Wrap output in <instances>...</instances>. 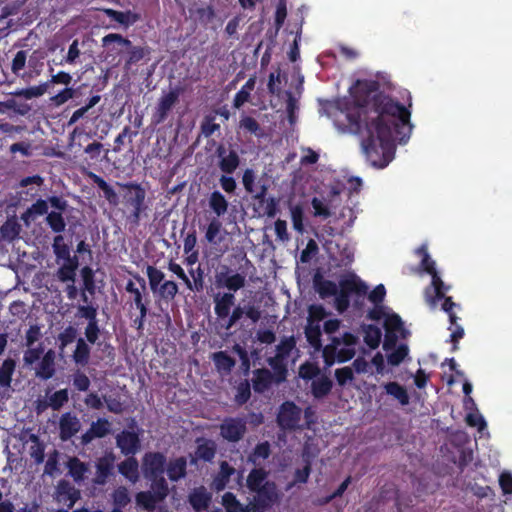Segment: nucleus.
<instances>
[{
    "label": "nucleus",
    "mask_w": 512,
    "mask_h": 512,
    "mask_svg": "<svg viewBox=\"0 0 512 512\" xmlns=\"http://www.w3.org/2000/svg\"><path fill=\"white\" fill-rule=\"evenodd\" d=\"M211 494L207 491V489L204 486H200L197 488H194L189 496L188 501L192 508L196 512H200L202 510H205L208 508L210 502H211Z\"/></svg>",
    "instance_id": "22"
},
{
    "label": "nucleus",
    "mask_w": 512,
    "mask_h": 512,
    "mask_svg": "<svg viewBox=\"0 0 512 512\" xmlns=\"http://www.w3.org/2000/svg\"><path fill=\"white\" fill-rule=\"evenodd\" d=\"M293 229L300 234L304 232V209L301 204L290 205Z\"/></svg>",
    "instance_id": "42"
},
{
    "label": "nucleus",
    "mask_w": 512,
    "mask_h": 512,
    "mask_svg": "<svg viewBox=\"0 0 512 512\" xmlns=\"http://www.w3.org/2000/svg\"><path fill=\"white\" fill-rule=\"evenodd\" d=\"M166 467V456L159 451L146 452L142 457V473L151 483L166 480L163 476Z\"/></svg>",
    "instance_id": "4"
},
{
    "label": "nucleus",
    "mask_w": 512,
    "mask_h": 512,
    "mask_svg": "<svg viewBox=\"0 0 512 512\" xmlns=\"http://www.w3.org/2000/svg\"><path fill=\"white\" fill-rule=\"evenodd\" d=\"M111 423L106 418H99L92 422L90 428L81 436V443L88 445L95 438H104L110 433Z\"/></svg>",
    "instance_id": "18"
},
{
    "label": "nucleus",
    "mask_w": 512,
    "mask_h": 512,
    "mask_svg": "<svg viewBox=\"0 0 512 512\" xmlns=\"http://www.w3.org/2000/svg\"><path fill=\"white\" fill-rule=\"evenodd\" d=\"M295 347L296 340L294 336L285 337L276 346V355L287 359Z\"/></svg>",
    "instance_id": "53"
},
{
    "label": "nucleus",
    "mask_w": 512,
    "mask_h": 512,
    "mask_svg": "<svg viewBox=\"0 0 512 512\" xmlns=\"http://www.w3.org/2000/svg\"><path fill=\"white\" fill-rule=\"evenodd\" d=\"M215 153L218 158V168L222 173L232 175L240 166L239 153L232 145L226 147L223 144H219Z\"/></svg>",
    "instance_id": "8"
},
{
    "label": "nucleus",
    "mask_w": 512,
    "mask_h": 512,
    "mask_svg": "<svg viewBox=\"0 0 512 512\" xmlns=\"http://www.w3.org/2000/svg\"><path fill=\"white\" fill-rule=\"evenodd\" d=\"M305 337L308 341V343L315 349L320 350L322 348V342H321V328L318 323H308V325L305 327Z\"/></svg>",
    "instance_id": "40"
},
{
    "label": "nucleus",
    "mask_w": 512,
    "mask_h": 512,
    "mask_svg": "<svg viewBox=\"0 0 512 512\" xmlns=\"http://www.w3.org/2000/svg\"><path fill=\"white\" fill-rule=\"evenodd\" d=\"M179 96L180 89L178 88L172 89L168 93L161 96L157 104L156 110L152 116V121L154 124H161L167 119L170 111L178 102Z\"/></svg>",
    "instance_id": "12"
},
{
    "label": "nucleus",
    "mask_w": 512,
    "mask_h": 512,
    "mask_svg": "<svg viewBox=\"0 0 512 512\" xmlns=\"http://www.w3.org/2000/svg\"><path fill=\"white\" fill-rule=\"evenodd\" d=\"M215 114H206L201 122V133L206 137H211L215 132L220 130V125L215 122Z\"/></svg>",
    "instance_id": "50"
},
{
    "label": "nucleus",
    "mask_w": 512,
    "mask_h": 512,
    "mask_svg": "<svg viewBox=\"0 0 512 512\" xmlns=\"http://www.w3.org/2000/svg\"><path fill=\"white\" fill-rule=\"evenodd\" d=\"M21 231L20 224L15 219H8L0 228L2 237L6 240H15Z\"/></svg>",
    "instance_id": "43"
},
{
    "label": "nucleus",
    "mask_w": 512,
    "mask_h": 512,
    "mask_svg": "<svg viewBox=\"0 0 512 512\" xmlns=\"http://www.w3.org/2000/svg\"><path fill=\"white\" fill-rule=\"evenodd\" d=\"M136 280L141 285V290L137 288L132 280H128L125 286L126 292L130 293L132 295V304L135 305V307H140V305L144 304L145 302L149 301L146 297V282L144 278L140 276L135 277Z\"/></svg>",
    "instance_id": "25"
},
{
    "label": "nucleus",
    "mask_w": 512,
    "mask_h": 512,
    "mask_svg": "<svg viewBox=\"0 0 512 512\" xmlns=\"http://www.w3.org/2000/svg\"><path fill=\"white\" fill-rule=\"evenodd\" d=\"M165 472L170 481L178 482L187 475V459L184 456H180L171 459L169 462L166 461Z\"/></svg>",
    "instance_id": "20"
},
{
    "label": "nucleus",
    "mask_w": 512,
    "mask_h": 512,
    "mask_svg": "<svg viewBox=\"0 0 512 512\" xmlns=\"http://www.w3.org/2000/svg\"><path fill=\"white\" fill-rule=\"evenodd\" d=\"M117 185L122 189H127L124 195V204L126 207L132 209H147L145 203L146 190L141 184L136 182L119 183Z\"/></svg>",
    "instance_id": "10"
},
{
    "label": "nucleus",
    "mask_w": 512,
    "mask_h": 512,
    "mask_svg": "<svg viewBox=\"0 0 512 512\" xmlns=\"http://www.w3.org/2000/svg\"><path fill=\"white\" fill-rule=\"evenodd\" d=\"M91 348L88 342L80 337L76 340V348L73 351L72 359L78 366L85 367L90 360Z\"/></svg>",
    "instance_id": "28"
},
{
    "label": "nucleus",
    "mask_w": 512,
    "mask_h": 512,
    "mask_svg": "<svg viewBox=\"0 0 512 512\" xmlns=\"http://www.w3.org/2000/svg\"><path fill=\"white\" fill-rule=\"evenodd\" d=\"M52 249L58 260H64L70 255V248L64 242V237L60 234L54 237Z\"/></svg>",
    "instance_id": "52"
},
{
    "label": "nucleus",
    "mask_w": 512,
    "mask_h": 512,
    "mask_svg": "<svg viewBox=\"0 0 512 512\" xmlns=\"http://www.w3.org/2000/svg\"><path fill=\"white\" fill-rule=\"evenodd\" d=\"M103 400L106 403V407L109 412L121 414L124 411V404L121 401L120 396L104 395Z\"/></svg>",
    "instance_id": "63"
},
{
    "label": "nucleus",
    "mask_w": 512,
    "mask_h": 512,
    "mask_svg": "<svg viewBox=\"0 0 512 512\" xmlns=\"http://www.w3.org/2000/svg\"><path fill=\"white\" fill-rule=\"evenodd\" d=\"M59 452L54 449L48 456V459L45 463L44 474L53 476L56 472L59 471Z\"/></svg>",
    "instance_id": "64"
},
{
    "label": "nucleus",
    "mask_w": 512,
    "mask_h": 512,
    "mask_svg": "<svg viewBox=\"0 0 512 512\" xmlns=\"http://www.w3.org/2000/svg\"><path fill=\"white\" fill-rule=\"evenodd\" d=\"M15 368L16 362L14 359L7 358L3 361L0 367V387H10Z\"/></svg>",
    "instance_id": "39"
},
{
    "label": "nucleus",
    "mask_w": 512,
    "mask_h": 512,
    "mask_svg": "<svg viewBox=\"0 0 512 512\" xmlns=\"http://www.w3.org/2000/svg\"><path fill=\"white\" fill-rule=\"evenodd\" d=\"M159 295L166 301H171L175 298L178 293V286L174 281H164L158 289Z\"/></svg>",
    "instance_id": "57"
},
{
    "label": "nucleus",
    "mask_w": 512,
    "mask_h": 512,
    "mask_svg": "<svg viewBox=\"0 0 512 512\" xmlns=\"http://www.w3.org/2000/svg\"><path fill=\"white\" fill-rule=\"evenodd\" d=\"M285 358L280 357L275 354L273 357H269L267 359L268 365L272 368L273 372L272 374L276 378V384H280L287 379L288 375V368Z\"/></svg>",
    "instance_id": "30"
},
{
    "label": "nucleus",
    "mask_w": 512,
    "mask_h": 512,
    "mask_svg": "<svg viewBox=\"0 0 512 512\" xmlns=\"http://www.w3.org/2000/svg\"><path fill=\"white\" fill-rule=\"evenodd\" d=\"M91 385V381L89 377L82 371L77 370L73 374V387L81 392H86L89 390Z\"/></svg>",
    "instance_id": "62"
},
{
    "label": "nucleus",
    "mask_w": 512,
    "mask_h": 512,
    "mask_svg": "<svg viewBox=\"0 0 512 512\" xmlns=\"http://www.w3.org/2000/svg\"><path fill=\"white\" fill-rule=\"evenodd\" d=\"M269 472L264 467H254L246 478V487L253 494L252 500L246 504L245 512H265L279 500L276 483L268 479Z\"/></svg>",
    "instance_id": "2"
},
{
    "label": "nucleus",
    "mask_w": 512,
    "mask_h": 512,
    "mask_svg": "<svg viewBox=\"0 0 512 512\" xmlns=\"http://www.w3.org/2000/svg\"><path fill=\"white\" fill-rule=\"evenodd\" d=\"M44 214H48V202L38 199L21 215V219L28 224L30 221L35 220L37 216Z\"/></svg>",
    "instance_id": "36"
},
{
    "label": "nucleus",
    "mask_w": 512,
    "mask_h": 512,
    "mask_svg": "<svg viewBox=\"0 0 512 512\" xmlns=\"http://www.w3.org/2000/svg\"><path fill=\"white\" fill-rule=\"evenodd\" d=\"M443 300L441 304V309L448 315L450 324H455L458 321V316L456 315L454 309H461L460 304L455 303L450 296H445L442 298Z\"/></svg>",
    "instance_id": "54"
},
{
    "label": "nucleus",
    "mask_w": 512,
    "mask_h": 512,
    "mask_svg": "<svg viewBox=\"0 0 512 512\" xmlns=\"http://www.w3.org/2000/svg\"><path fill=\"white\" fill-rule=\"evenodd\" d=\"M68 400V390L60 389L49 396L47 405L50 406L53 410H59L68 402Z\"/></svg>",
    "instance_id": "51"
},
{
    "label": "nucleus",
    "mask_w": 512,
    "mask_h": 512,
    "mask_svg": "<svg viewBox=\"0 0 512 512\" xmlns=\"http://www.w3.org/2000/svg\"><path fill=\"white\" fill-rule=\"evenodd\" d=\"M57 494L60 501H69L71 507L79 498V491L76 490L68 481L60 480L57 485Z\"/></svg>",
    "instance_id": "32"
},
{
    "label": "nucleus",
    "mask_w": 512,
    "mask_h": 512,
    "mask_svg": "<svg viewBox=\"0 0 512 512\" xmlns=\"http://www.w3.org/2000/svg\"><path fill=\"white\" fill-rule=\"evenodd\" d=\"M245 283V276L240 273H235L230 275V277L226 279L224 283V288H226L230 292H237L238 290L245 286Z\"/></svg>",
    "instance_id": "60"
},
{
    "label": "nucleus",
    "mask_w": 512,
    "mask_h": 512,
    "mask_svg": "<svg viewBox=\"0 0 512 512\" xmlns=\"http://www.w3.org/2000/svg\"><path fill=\"white\" fill-rule=\"evenodd\" d=\"M214 312L219 321H226L230 315L231 308L235 304V296L231 292L217 293L213 297Z\"/></svg>",
    "instance_id": "17"
},
{
    "label": "nucleus",
    "mask_w": 512,
    "mask_h": 512,
    "mask_svg": "<svg viewBox=\"0 0 512 512\" xmlns=\"http://www.w3.org/2000/svg\"><path fill=\"white\" fill-rule=\"evenodd\" d=\"M77 310L78 315L88 321L84 331L85 340L90 344H95L101 333L97 319L98 307L90 303V305H80Z\"/></svg>",
    "instance_id": "7"
},
{
    "label": "nucleus",
    "mask_w": 512,
    "mask_h": 512,
    "mask_svg": "<svg viewBox=\"0 0 512 512\" xmlns=\"http://www.w3.org/2000/svg\"><path fill=\"white\" fill-rule=\"evenodd\" d=\"M379 89L376 80H356L349 88L355 106L344 116L346 129L360 138L366 161L382 169L394 158L395 141L406 143L413 125L411 111Z\"/></svg>",
    "instance_id": "1"
},
{
    "label": "nucleus",
    "mask_w": 512,
    "mask_h": 512,
    "mask_svg": "<svg viewBox=\"0 0 512 512\" xmlns=\"http://www.w3.org/2000/svg\"><path fill=\"white\" fill-rule=\"evenodd\" d=\"M222 505L226 512H245L246 505L240 503L232 492H226L222 496Z\"/></svg>",
    "instance_id": "46"
},
{
    "label": "nucleus",
    "mask_w": 512,
    "mask_h": 512,
    "mask_svg": "<svg viewBox=\"0 0 512 512\" xmlns=\"http://www.w3.org/2000/svg\"><path fill=\"white\" fill-rule=\"evenodd\" d=\"M113 42H116L119 45L124 46L126 48H130L128 58L125 63L126 68H130L132 65L138 63L145 56V51L142 47L132 46V42L129 39L124 38L120 34L110 33L104 36L102 39L103 46H108Z\"/></svg>",
    "instance_id": "9"
},
{
    "label": "nucleus",
    "mask_w": 512,
    "mask_h": 512,
    "mask_svg": "<svg viewBox=\"0 0 512 512\" xmlns=\"http://www.w3.org/2000/svg\"><path fill=\"white\" fill-rule=\"evenodd\" d=\"M81 428V423L76 415L70 412L62 414L59 421V436L62 441H68L76 435Z\"/></svg>",
    "instance_id": "16"
},
{
    "label": "nucleus",
    "mask_w": 512,
    "mask_h": 512,
    "mask_svg": "<svg viewBox=\"0 0 512 512\" xmlns=\"http://www.w3.org/2000/svg\"><path fill=\"white\" fill-rule=\"evenodd\" d=\"M233 475H236L237 485L242 486L243 472L237 471L227 461H221L219 464V471L213 477L211 487L217 492L223 491L227 487L230 478Z\"/></svg>",
    "instance_id": "11"
},
{
    "label": "nucleus",
    "mask_w": 512,
    "mask_h": 512,
    "mask_svg": "<svg viewBox=\"0 0 512 512\" xmlns=\"http://www.w3.org/2000/svg\"><path fill=\"white\" fill-rule=\"evenodd\" d=\"M386 393L394 397L402 406L409 404V395L406 388L398 382L392 381L384 385Z\"/></svg>",
    "instance_id": "35"
},
{
    "label": "nucleus",
    "mask_w": 512,
    "mask_h": 512,
    "mask_svg": "<svg viewBox=\"0 0 512 512\" xmlns=\"http://www.w3.org/2000/svg\"><path fill=\"white\" fill-rule=\"evenodd\" d=\"M128 428L119 432L116 437V446L125 456H134L141 448V430L138 428L135 419H131Z\"/></svg>",
    "instance_id": "5"
},
{
    "label": "nucleus",
    "mask_w": 512,
    "mask_h": 512,
    "mask_svg": "<svg viewBox=\"0 0 512 512\" xmlns=\"http://www.w3.org/2000/svg\"><path fill=\"white\" fill-rule=\"evenodd\" d=\"M315 289L322 299L337 295L338 286L331 280L322 279L321 276L314 278Z\"/></svg>",
    "instance_id": "34"
},
{
    "label": "nucleus",
    "mask_w": 512,
    "mask_h": 512,
    "mask_svg": "<svg viewBox=\"0 0 512 512\" xmlns=\"http://www.w3.org/2000/svg\"><path fill=\"white\" fill-rule=\"evenodd\" d=\"M251 397V386L248 380L241 381L236 388L235 402L244 405Z\"/></svg>",
    "instance_id": "56"
},
{
    "label": "nucleus",
    "mask_w": 512,
    "mask_h": 512,
    "mask_svg": "<svg viewBox=\"0 0 512 512\" xmlns=\"http://www.w3.org/2000/svg\"><path fill=\"white\" fill-rule=\"evenodd\" d=\"M216 444L212 440H203L197 445L195 455L198 459L211 462L216 455Z\"/></svg>",
    "instance_id": "38"
},
{
    "label": "nucleus",
    "mask_w": 512,
    "mask_h": 512,
    "mask_svg": "<svg viewBox=\"0 0 512 512\" xmlns=\"http://www.w3.org/2000/svg\"><path fill=\"white\" fill-rule=\"evenodd\" d=\"M338 291L350 297L353 294L364 296L368 291V286L355 274H349L340 279Z\"/></svg>",
    "instance_id": "15"
},
{
    "label": "nucleus",
    "mask_w": 512,
    "mask_h": 512,
    "mask_svg": "<svg viewBox=\"0 0 512 512\" xmlns=\"http://www.w3.org/2000/svg\"><path fill=\"white\" fill-rule=\"evenodd\" d=\"M169 485L166 480H159L150 484V490L140 491L135 495V503L138 507L148 512H153L157 504L164 501L169 495Z\"/></svg>",
    "instance_id": "3"
},
{
    "label": "nucleus",
    "mask_w": 512,
    "mask_h": 512,
    "mask_svg": "<svg viewBox=\"0 0 512 512\" xmlns=\"http://www.w3.org/2000/svg\"><path fill=\"white\" fill-rule=\"evenodd\" d=\"M49 83L45 82L37 86H32L24 89H20L14 93L15 96L24 97L25 99H32L40 97L48 90Z\"/></svg>",
    "instance_id": "45"
},
{
    "label": "nucleus",
    "mask_w": 512,
    "mask_h": 512,
    "mask_svg": "<svg viewBox=\"0 0 512 512\" xmlns=\"http://www.w3.org/2000/svg\"><path fill=\"white\" fill-rule=\"evenodd\" d=\"M333 387L332 381L325 375L315 379L311 383V393L316 399L327 396Z\"/></svg>",
    "instance_id": "33"
},
{
    "label": "nucleus",
    "mask_w": 512,
    "mask_h": 512,
    "mask_svg": "<svg viewBox=\"0 0 512 512\" xmlns=\"http://www.w3.org/2000/svg\"><path fill=\"white\" fill-rule=\"evenodd\" d=\"M246 433V423L240 418H226L220 425L221 436L229 442H238Z\"/></svg>",
    "instance_id": "13"
},
{
    "label": "nucleus",
    "mask_w": 512,
    "mask_h": 512,
    "mask_svg": "<svg viewBox=\"0 0 512 512\" xmlns=\"http://www.w3.org/2000/svg\"><path fill=\"white\" fill-rule=\"evenodd\" d=\"M77 337V329L71 325L67 326L61 333L58 335L59 349L61 351L64 350L69 344L73 343Z\"/></svg>",
    "instance_id": "55"
},
{
    "label": "nucleus",
    "mask_w": 512,
    "mask_h": 512,
    "mask_svg": "<svg viewBox=\"0 0 512 512\" xmlns=\"http://www.w3.org/2000/svg\"><path fill=\"white\" fill-rule=\"evenodd\" d=\"M221 228H222L221 221L218 218H213L209 222V224L207 226V229H206V232H205V239H206V241L208 243H210V244H215L216 243V237L220 233Z\"/></svg>",
    "instance_id": "61"
},
{
    "label": "nucleus",
    "mask_w": 512,
    "mask_h": 512,
    "mask_svg": "<svg viewBox=\"0 0 512 512\" xmlns=\"http://www.w3.org/2000/svg\"><path fill=\"white\" fill-rule=\"evenodd\" d=\"M46 223L55 233H62L66 228V222L61 212L51 211L48 213Z\"/></svg>",
    "instance_id": "44"
},
{
    "label": "nucleus",
    "mask_w": 512,
    "mask_h": 512,
    "mask_svg": "<svg viewBox=\"0 0 512 512\" xmlns=\"http://www.w3.org/2000/svg\"><path fill=\"white\" fill-rule=\"evenodd\" d=\"M274 383L276 378L269 369L258 368L253 371L252 387L256 393H264Z\"/></svg>",
    "instance_id": "19"
},
{
    "label": "nucleus",
    "mask_w": 512,
    "mask_h": 512,
    "mask_svg": "<svg viewBox=\"0 0 512 512\" xmlns=\"http://www.w3.org/2000/svg\"><path fill=\"white\" fill-rule=\"evenodd\" d=\"M208 206L210 210L219 218L228 211L229 202L226 197L218 190L210 193L208 198Z\"/></svg>",
    "instance_id": "26"
},
{
    "label": "nucleus",
    "mask_w": 512,
    "mask_h": 512,
    "mask_svg": "<svg viewBox=\"0 0 512 512\" xmlns=\"http://www.w3.org/2000/svg\"><path fill=\"white\" fill-rule=\"evenodd\" d=\"M271 455V445L268 441L258 443L247 457V462L255 466L260 465L261 460H266Z\"/></svg>",
    "instance_id": "31"
},
{
    "label": "nucleus",
    "mask_w": 512,
    "mask_h": 512,
    "mask_svg": "<svg viewBox=\"0 0 512 512\" xmlns=\"http://www.w3.org/2000/svg\"><path fill=\"white\" fill-rule=\"evenodd\" d=\"M119 473L128 479L130 482L135 483L139 479V464L135 457L129 456L118 465Z\"/></svg>",
    "instance_id": "27"
},
{
    "label": "nucleus",
    "mask_w": 512,
    "mask_h": 512,
    "mask_svg": "<svg viewBox=\"0 0 512 512\" xmlns=\"http://www.w3.org/2000/svg\"><path fill=\"white\" fill-rule=\"evenodd\" d=\"M417 253L422 256V260L420 263L421 270L428 273L430 276L438 273L435 267V261L430 257L427 248L425 246H421L417 249Z\"/></svg>",
    "instance_id": "49"
},
{
    "label": "nucleus",
    "mask_w": 512,
    "mask_h": 512,
    "mask_svg": "<svg viewBox=\"0 0 512 512\" xmlns=\"http://www.w3.org/2000/svg\"><path fill=\"white\" fill-rule=\"evenodd\" d=\"M364 342L370 349H376L381 342L382 332L373 324L363 326Z\"/></svg>",
    "instance_id": "37"
},
{
    "label": "nucleus",
    "mask_w": 512,
    "mask_h": 512,
    "mask_svg": "<svg viewBox=\"0 0 512 512\" xmlns=\"http://www.w3.org/2000/svg\"><path fill=\"white\" fill-rule=\"evenodd\" d=\"M302 418V409L293 401H284L278 409L276 422L282 431L300 430V421Z\"/></svg>",
    "instance_id": "6"
},
{
    "label": "nucleus",
    "mask_w": 512,
    "mask_h": 512,
    "mask_svg": "<svg viewBox=\"0 0 512 512\" xmlns=\"http://www.w3.org/2000/svg\"><path fill=\"white\" fill-rule=\"evenodd\" d=\"M68 474L76 483L84 481L85 474L88 472V464L82 462L78 457H70L66 463Z\"/></svg>",
    "instance_id": "29"
},
{
    "label": "nucleus",
    "mask_w": 512,
    "mask_h": 512,
    "mask_svg": "<svg viewBox=\"0 0 512 512\" xmlns=\"http://www.w3.org/2000/svg\"><path fill=\"white\" fill-rule=\"evenodd\" d=\"M114 455L112 453L99 458L96 462V476L94 483L97 485H104L107 479L112 474Z\"/></svg>",
    "instance_id": "21"
},
{
    "label": "nucleus",
    "mask_w": 512,
    "mask_h": 512,
    "mask_svg": "<svg viewBox=\"0 0 512 512\" xmlns=\"http://www.w3.org/2000/svg\"><path fill=\"white\" fill-rule=\"evenodd\" d=\"M81 276L83 280V286L84 290H86L89 294L94 295L95 293V278H94V272L92 268L89 266H85L81 270Z\"/></svg>",
    "instance_id": "59"
},
{
    "label": "nucleus",
    "mask_w": 512,
    "mask_h": 512,
    "mask_svg": "<svg viewBox=\"0 0 512 512\" xmlns=\"http://www.w3.org/2000/svg\"><path fill=\"white\" fill-rule=\"evenodd\" d=\"M55 374V353L53 350H48L42 357L38 368L36 369V377L42 380H48Z\"/></svg>",
    "instance_id": "23"
},
{
    "label": "nucleus",
    "mask_w": 512,
    "mask_h": 512,
    "mask_svg": "<svg viewBox=\"0 0 512 512\" xmlns=\"http://www.w3.org/2000/svg\"><path fill=\"white\" fill-rule=\"evenodd\" d=\"M431 278V285L425 289V299L429 307L435 309L450 287L444 284L438 273Z\"/></svg>",
    "instance_id": "14"
},
{
    "label": "nucleus",
    "mask_w": 512,
    "mask_h": 512,
    "mask_svg": "<svg viewBox=\"0 0 512 512\" xmlns=\"http://www.w3.org/2000/svg\"><path fill=\"white\" fill-rule=\"evenodd\" d=\"M112 498L114 508L110 512H123L122 509L125 508L131 501L129 492L124 486H120L115 489L112 494Z\"/></svg>",
    "instance_id": "41"
},
{
    "label": "nucleus",
    "mask_w": 512,
    "mask_h": 512,
    "mask_svg": "<svg viewBox=\"0 0 512 512\" xmlns=\"http://www.w3.org/2000/svg\"><path fill=\"white\" fill-rule=\"evenodd\" d=\"M408 353V346L406 344H401L387 355L388 363L392 366H398L407 357Z\"/></svg>",
    "instance_id": "58"
},
{
    "label": "nucleus",
    "mask_w": 512,
    "mask_h": 512,
    "mask_svg": "<svg viewBox=\"0 0 512 512\" xmlns=\"http://www.w3.org/2000/svg\"><path fill=\"white\" fill-rule=\"evenodd\" d=\"M146 274L149 280V286L152 292H157L161 286V282L165 278V274L154 266L148 265Z\"/></svg>",
    "instance_id": "47"
},
{
    "label": "nucleus",
    "mask_w": 512,
    "mask_h": 512,
    "mask_svg": "<svg viewBox=\"0 0 512 512\" xmlns=\"http://www.w3.org/2000/svg\"><path fill=\"white\" fill-rule=\"evenodd\" d=\"M88 177L103 192L104 198L110 205L116 206L119 204L118 194L114 188L109 185L101 176L93 172H89Z\"/></svg>",
    "instance_id": "24"
},
{
    "label": "nucleus",
    "mask_w": 512,
    "mask_h": 512,
    "mask_svg": "<svg viewBox=\"0 0 512 512\" xmlns=\"http://www.w3.org/2000/svg\"><path fill=\"white\" fill-rule=\"evenodd\" d=\"M214 363L219 370L230 372L235 366V360L224 351L216 352L213 356Z\"/></svg>",
    "instance_id": "48"
}]
</instances>
